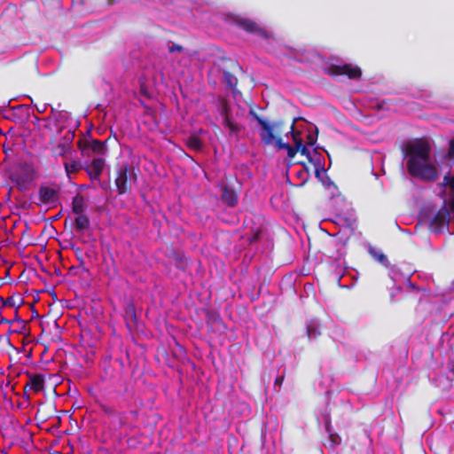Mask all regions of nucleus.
I'll return each instance as SVG.
<instances>
[{
  "label": "nucleus",
  "instance_id": "nucleus-1",
  "mask_svg": "<svg viewBox=\"0 0 454 454\" xmlns=\"http://www.w3.org/2000/svg\"><path fill=\"white\" fill-rule=\"evenodd\" d=\"M403 151L407 158V171L411 176L427 181L437 178V169L431 163V146L427 139L408 141L403 144Z\"/></svg>",
  "mask_w": 454,
  "mask_h": 454
},
{
  "label": "nucleus",
  "instance_id": "nucleus-2",
  "mask_svg": "<svg viewBox=\"0 0 454 454\" xmlns=\"http://www.w3.org/2000/svg\"><path fill=\"white\" fill-rule=\"evenodd\" d=\"M249 114L262 128V130L260 131V137L263 145H270L274 143L275 146L278 150L287 148L288 143H285L281 137L282 134L286 135L287 129L285 121H277L270 122L257 114L254 110H250Z\"/></svg>",
  "mask_w": 454,
  "mask_h": 454
},
{
  "label": "nucleus",
  "instance_id": "nucleus-3",
  "mask_svg": "<svg viewBox=\"0 0 454 454\" xmlns=\"http://www.w3.org/2000/svg\"><path fill=\"white\" fill-rule=\"evenodd\" d=\"M218 72L223 74V82L229 90H235L238 85V75L243 71L239 62L235 59L222 57L217 64Z\"/></svg>",
  "mask_w": 454,
  "mask_h": 454
},
{
  "label": "nucleus",
  "instance_id": "nucleus-4",
  "mask_svg": "<svg viewBox=\"0 0 454 454\" xmlns=\"http://www.w3.org/2000/svg\"><path fill=\"white\" fill-rule=\"evenodd\" d=\"M74 137V131L72 129H67L59 141H57L55 136H51L49 140V145H51V155L53 157H66L71 153Z\"/></svg>",
  "mask_w": 454,
  "mask_h": 454
},
{
  "label": "nucleus",
  "instance_id": "nucleus-5",
  "mask_svg": "<svg viewBox=\"0 0 454 454\" xmlns=\"http://www.w3.org/2000/svg\"><path fill=\"white\" fill-rule=\"evenodd\" d=\"M35 177V168L32 163L20 162L14 168L13 172L10 176V179L15 183L19 190L23 191L27 188L28 183L32 182Z\"/></svg>",
  "mask_w": 454,
  "mask_h": 454
},
{
  "label": "nucleus",
  "instance_id": "nucleus-6",
  "mask_svg": "<svg viewBox=\"0 0 454 454\" xmlns=\"http://www.w3.org/2000/svg\"><path fill=\"white\" fill-rule=\"evenodd\" d=\"M219 111L223 116V126L229 130V136H238L242 130L243 126L235 121L234 114L228 101L220 98L218 99Z\"/></svg>",
  "mask_w": 454,
  "mask_h": 454
},
{
  "label": "nucleus",
  "instance_id": "nucleus-7",
  "mask_svg": "<svg viewBox=\"0 0 454 454\" xmlns=\"http://www.w3.org/2000/svg\"><path fill=\"white\" fill-rule=\"evenodd\" d=\"M225 178L227 184L222 187L221 200L228 207H234L239 202V192L241 189V184L235 176H227Z\"/></svg>",
  "mask_w": 454,
  "mask_h": 454
},
{
  "label": "nucleus",
  "instance_id": "nucleus-8",
  "mask_svg": "<svg viewBox=\"0 0 454 454\" xmlns=\"http://www.w3.org/2000/svg\"><path fill=\"white\" fill-rule=\"evenodd\" d=\"M137 181L135 169L125 164L119 168L115 178V185L120 195L131 191V184Z\"/></svg>",
  "mask_w": 454,
  "mask_h": 454
},
{
  "label": "nucleus",
  "instance_id": "nucleus-9",
  "mask_svg": "<svg viewBox=\"0 0 454 454\" xmlns=\"http://www.w3.org/2000/svg\"><path fill=\"white\" fill-rule=\"evenodd\" d=\"M325 73L331 76L345 75L349 79H358L362 75L360 67L351 64L330 65L326 67Z\"/></svg>",
  "mask_w": 454,
  "mask_h": 454
},
{
  "label": "nucleus",
  "instance_id": "nucleus-10",
  "mask_svg": "<svg viewBox=\"0 0 454 454\" xmlns=\"http://www.w3.org/2000/svg\"><path fill=\"white\" fill-rule=\"evenodd\" d=\"M107 140L100 141L90 137H83L77 142V146L82 153L91 151L94 153L103 155L106 153V144Z\"/></svg>",
  "mask_w": 454,
  "mask_h": 454
},
{
  "label": "nucleus",
  "instance_id": "nucleus-11",
  "mask_svg": "<svg viewBox=\"0 0 454 454\" xmlns=\"http://www.w3.org/2000/svg\"><path fill=\"white\" fill-rule=\"evenodd\" d=\"M450 220V213L446 207V200H444L442 207L437 211L430 222L431 231L434 232L442 231L444 228L448 227Z\"/></svg>",
  "mask_w": 454,
  "mask_h": 454
},
{
  "label": "nucleus",
  "instance_id": "nucleus-12",
  "mask_svg": "<svg viewBox=\"0 0 454 454\" xmlns=\"http://www.w3.org/2000/svg\"><path fill=\"white\" fill-rule=\"evenodd\" d=\"M104 378L105 380H113L114 385L120 388L121 393L128 394L129 392V384L121 372H115L114 369L106 367Z\"/></svg>",
  "mask_w": 454,
  "mask_h": 454
},
{
  "label": "nucleus",
  "instance_id": "nucleus-13",
  "mask_svg": "<svg viewBox=\"0 0 454 454\" xmlns=\"http://www.w3.org/2000/svg\"><path fill=\"white\" fill-rule=\"evenodd\" d=\"M44 387V377L40 373H27V382L24 386V393L29 399L27 392L38 393Z\"/></svg>",
  "mask_w": 454,
  "mask_h": 454
},
{
  "label": "nucleus",
  "instance_id": "nucleus-14",
  "mask_svg": "<svg viewBox=\"0 0 454 454\" xmlns=\"http://www.w3.org/2000/svg\"><path fill=\"white\" fill-rule=\"evenodd\" d=\"M38 196L43 204H53L59 200V190L41 185L38 190Z\"/></svg>",
  "mask_w": 454,
  "mask_h": 454
},
{
  "label": "nucleus",
  "instance_id": "nucleus-15",
  "mask_svg": "<svg viewBox=\"0 0 454 454\" xmlns=\"http://www.w3.org/2000/svg\"><path fill=\"white\" fill-rule=\"evenodd\" d=\"M233 22L238 27H239L240 28H242L243 30H245L247 33H251V34H263L264 33V31L262 28H260L257 26V24L250 19L236 16L233 19Z\"/></svg>",
  "mask_w": 454,
  "mask_h": 454
},
{
  "label": "nucleus",
  "instance_id": "nucleus-16",
  "mask_svg": "<svg viewBox=\"0 0 454 454\" xmlns=\"http://www.w3.org/2000/svg\"><path fill=\"white\" fill-rule=\"evenodd\" d=\"M105 167V160L103 159H94L91 163L87 167L86 171L92 180H98Z\"/></svg>",
  "mask_w": 454,
  "mask_h": 454
},
{
  "label": "nucleus",
  "instance_id": "nucleus-17",
  "mask_svg": "<svg viewBox=\"0 0 454 454\" xmlns=\"http://www.w3.org/2000/svg\"><path fill=\"white\" fill-rule=\"evenodd\" d=\"M443 188L449 186L450 188V200H449V207L450 210L454 213V176L447 174L442 182L440 184Z\"/></svg>",
  "mask_w": 454,
  "mask_h": 454
},
{
  "label": "nucleus",
  "instance_id": "nucleus-18",
  "mask_svg": "<svg viewBox=\"0 0 454 454\" xmlns=\"http://www.w3.org/2000/svg\"><path fill=\"white\" fill-rule=\"evenodd\" d=\"M74 218V227L75 231L78 233H83L85 231L89 230L90 227V221L89 216L83 213L80 215H75Z\"/></svg>",
  "mask_w": 454,
  "mask_h": 454
},
{
  "label": "nucleus",
  "instance_id": "nucleus-19",
  "mask_svg": "<svg viewBox=\"0 0 454 454\" xmlns=\"http://www.w3.org/2000/svg\"><path fill=\"white\" fill-rule=\"evenodd\" d=\"M87 207L85 199L78 192L72 200V212L74 215H80L85 213V209Z\"/></svg>",
  "mask_w": 454,
  "mask_h": 454
},
{
  "label": "nucleus",
  "instance_id": "nucleus-20",
  "mask_svg": "<svg viewBox=\"0 0 454 454\" xmlns=\"http://www.w3.org/2000/svg\"><path fill=\"white\" fill-rule=\"evenodd\" d=\"M286 129H287L286 135H288L289 133L292 134V137H293L294 144V146L295 148H300L302 145H304L302 138L301 137V132L294 130V121L290 125H286Z\"/></svg>",
  "mask_w": 454,
  "mask_h": 454
},
{
  "label": "nucleus",
  "instance_id": "nucleus-21",
  "mask_svg": "<svg viewBox=\"0 0 454 454\" xmlns=\"http://www.w3.org/2000/svg\"><path fill=\"white\" fill-rule=\"evenodd\" d=\"M64 168L67 175L70 177L71 174L77 173L82 168L80 161L72 160L64 162Z\"/></svg>",
  "mask_w": 454,
  "mask_h": 454
},
{
  "label": "nucleus",
  "instance_id": "nucleus-22",
  "mask_svg": "<svg viewBox=\"0 0 454 454\" xmlns=\"http://www.w3.org/2000/svg\"><path fill=\"white\" fill-rule=\"evenodd\" d=\"M186 145L192 150L200 151L202 149L203 143L199 137L192 135L186 138Z\"/></svg>",
  "mask_w": 454,
  "mask_h": 454
},
{
  "label": "nucleus",
  "instance_id": "nucleus-23",
  "mask_svg": "<svg viewBox=\"0 0 454 454\" xmlns=\"http://www.w3.org/2000/svg\"><path fill=\"white\" fill-rule=\"evenodd\" d=\"M368 252L371 254V256L374 260L379 262L380 263H381L383 265L387 264V262H388L387 257L381 251L376 249L375 247H369Z\"/></svg>",
  "mask_w": 454,
  "mask_h": 454
},
{
  "label": "nucleus",
  "instance_id": "nucleus-24",
  "mask_svg": "<svg viewBox=\"0 0 454 454\" xmlns=\"http://www.w3.org/2000/svg\"><path fill=\"white\" fill-rule=\"evenodd\" d=\"M125 317L127 325L129 327V322L135 323L137 320L136 308L132 302L129 303L125 308Z\"/></svg>",
  "mask_w": 454,
  "mask_h": 454
},
{
  "label": "nucleus",
  "instance_id": "nucleus-25",
  "mask_svg": "<svg viewBox=\"0 0 454 454\" xmlns=\"http://www.w3.org/2000/svg\"><path fill=\"white\" fill-rule=\"evenodd\" d=\"M264 239H268L266 229L259 227L254 231L252 237L249 239V241L252 243L260 241Z\"/></svg>",
  "mask_w": 454,
  "mask_h": 454
},
{
  "label": "nucleus",
  "instance_id": "nucleus-26",
  "mask_svg": "<svg viewBox=\"0 0 454 454\" xmlns=\"http://www.w3.org/2000/svg\"><path fill=\"white\" fill-rule=\"evenodd\" d=\"M23 304V299L20 295H12L4 301V306L19 308Z\"/></svg>",
  "mask_w": 454,
  "mask_h": 454
},
{
  "label": "nucleus",
  "instance_id": "nucleus-27",
  "mask_svg": "<svg viewBox=\"0 0 454 454\" xmlns=\"http://www.w3.org/2000/svg\"><path fill=\"white\" fill-rule=\"evenodd\" d=\"M298 153H300L301 155L306 157L309 162H314L316 160L317 151L314 150L313 153H311V152L308 149L307 145L298 148Z\"/></svg>",
  "mask_w": 454,
  "mask_h": 454
},
{
  "label": "nucleus",
  "instance_id": "nucleus-28",
  "mask_svg": "<svg viewBox=\"0 0 454 454\" xmlns=\"http://www.w3.org/2000/svg\"><path fill=\"white\" fill-rule=\"evenodd\" d=\"M323 160L324 159L322 155L317 152L316 160H314V162H311L314 165L315 174L317 177H319L321 171L325 170Z\"/></svg>",
  "mask_w": 454,
  "mask_h": 454
},
{
  "label": "nucleus",
  "instance_id": "nucleus-29",
  "mask_svg": "<svg viewBox=\"0 0 454 454\" xmlns=\"http://www.w3.org/2000/svg\"><path fill=\"white\" fill-rule=\"evenodd\" d=\"M341 442V439L338 434L330 433L328 442L325 443V446H329L333 448L335 445H339Z\"/></svg>",
  "mask_w": 454,
  "mask_h": 454
},
{
  "label": "nucleus",
  "instance_id": "nucleus-30",
  "mask_svg": "<svg viewBox=\"0 0 454 454\" xmlns=\"http://www.w3.org/2000/svg\"><path fill=\"white\" fill-rule=\"evenodd\" d=\"M307 333H308V337L309 339L317 338V336H319L321 334L320 331L317 330V327L314 325H307Z\"/></svg>",
  "mask_w": 454,
  "mask_h": 454
},
{
  "label": "nucleus",
  "instance_id": "nucleus-31",
  "mask_svg": "<svg viewBox=\"0 0 454 454\" xmlns=\"http://www.w3.org/2000/svg\"><path fill=\"white\" fill-rule=\"evenodd\" d=\"M99 407L102 412H104L106 415L114 416L117 414L116 410L107 404L100 403Z\"/></svg>",
  "mask_w": 454,
  "mask_h": 454
},
{
  "label": "nucleus",
  "instance_id": "nucleus-32",
  "mask_svg": "<svg viewBox=\"0 0 454 454\" xmlns=\"http://www.w3.org/2000/svg\"><path fill=\"white\" fill-rule=\"evenodd\" d=\"M27 324V321H20V324H19V327L15 329L14 332L20 334L28 333Z\"/></svg>",
  "mask_w": 454,
  "mask_h": 454
},
{
  "label": "nucleus",
  "instance_id": "nucleus-33",
  "mask_svg": "<svg viewBox=\"0 0 454 454\" xmlns=\"http://www.w3.org/2000/svg\"><path fill=\"white\" fill-rule=\"evenodd\" d=\"M317 139V132H316L315 134L309 133L307 136L306 145H313L316 143Z\"/></svg>",
  "mask_w": 454,
  "mask_h": 454
},
{
  "label": "nucleus",
  "instance_id": "nucleus-34",
  "mask_svg": "<svg viewBox=\"0 0 454 454\" xmlns=\"http://www.w3.org/2000/svg\"><path fill=\"white\" fill-rule=\"evenodd\" d=\"M286 150L287 151V156L290 159H293L298 153V148H295L294 146H292L289 144H288L287 148H286Z\"/></svg>",
  "mask_w": 454,
  "mask_h": 454
},
{
  "label": "nucleus",
  "instance_id": "nucleus-35",
  "mask_svg": "<svg viewBox=\"0 0 454 454\" xmlns=\"http://www.w3.org/2000/svg\"><path fill=\"white\" fill-rule=\"evenodd\" d=\"M448 156L450 159H454V138L449 142Z\"/></svg>",
  "mask_w": 454,
  "mask_h": 454
},
{
  "label": "nucleus",
  "instance_id": "nucleus-36",
  "mask_svg": "<svg viewBox=\"0 0 454 454\" xmlns=\"http://www.w3.org/2000/svg\"><path fill=\"white\" fill-rule=\"evenodd\" d=\"M184 51V47L180 44H173L171 46L168 47V51L169 52H174V51Z\"/></svg>",
  "mask_w": 454,
  "mask_h": 454
},
{
  "label": "nucleus",
  "instance_id": "nucleus-37",
  "mask_svg": "<svg viewBox=\"0 0 454 454\" xmlns=\"http://www.w3.org/2000/svg\"><path fill=\"white\" fill-rule=\"evenodd\" d=\"M325 430L328 434L333 433L331 422L328 419L325 420Z\"/></svg>",
  "mask_w": 454,
  "mask_h": 454
},
{
  "label": "nucleus",
  "instance_id": "nucleus-38",
  "mask_svg": "<svg viewBox=\"0 0 454 454\" xmlns=\"http://www.w3.org/2000/svg\"><path fill=\"white\" fill-rule=\"evenodd\" d=\"M20 321H23V320L20 317L18 310H16L15 311V317H14V319H12V323L13 322H18L19 324H20Z\"/></svg>",
  "mask_w": 454,
  "mask_h": 454
},
{
  "label": "nucleus",
  "instance_id": "nucleus-39",
  "mask_svg": "<svg viewBox=\"0 0 454 454\" xmlns=\"http://www.w3.org/2000/svg\"><path fill=\"white\" fill-rule=\"evenodd\" d=\"M3 323H4V324H8V325H12V320L6 319V318H4V317H2V318H1V321H0V324H3Z\"/></svg>",
  "mask_w": 454,
  "mask_h": 454
},
{
  "label": "nucleus",
  "instance_id": "nucleus-40",
  "mask_svg": "<svg viewBox=\"0 0 454 454\" xmlns=\"http://www.w3.org/2000/svg\"><path fill=\"white\" fill-rule=\"evenodd\" d=\"M283 382V378L282 377H277L276 380H275V385H278L280 386Z\"/></svg>",
  "mask_w": 454,
  "mask_h": 454
},
{
  "label": "nucleus",
  "instance_id": "nucleus-41",
  "mask_svg": "<svg viewBox=\"0 0 454 454\" xmlns=\"http://www.w3.org/2000/svg\"><path fill=\"white\" fill-rule=\"evenodd\" d=\"M5 341H6L7 346H9L10 348H13L8 335L5 336Z\"/></svg>",
  "mask_w": 454,
  "mask_h": 454
},
{
  "label": "nucleus",
  "instance_id": "nucleus-42",
  "mask_svg": "<svg viewBox=\"0 0 454 454\" xmlns=\"http://www.w3.org/2000/svg\"><path fill=\"white\" fill-rule=\"evenodd\" d=\"M32 308H33V317H39V314L38 312L35 309L34 306L32 305Z\"/></svg>",
  "mask_w": 454,
  "mask_h": 454
},
{
  "label": "nucleus",
  "instance_id": "nucleus-43",
  "mask_svg": "<svg viewBox=\"0 0 454 454\" xmlns=\"http://www.w3.org/2000/svg\"><path fill=\"white\" fill-rule=\"evenodd\" d=\"M15 333V332H14V330H11V329H9V330H8V334H7V335L9 336V334H11V333Z\"/></svg>",
  "mask_w": 454,
  "mask_h": 454
},
{
  "label": "nucleus",
  "instance_id": "nucleus-44",
  "mask_svg": "<svg viewBox=\"0 0 454 454\" xmlns=\"http://www.w3.org/2000/svg\"><path fill=\"white\" fill-rule=\"evenodd\" d=\"M100 186L103 188V189H106V185L105 184H100Z\"/></svg>",
  "mask_w": 454,
  "mask_h": 454
},
{
  "label": "nucleus",
  "instance_id": "nucleus-45",
  "mask_svg": "<svg viewBox=\"0 0 454 454\" xmlns=\"http://www.w3.org/2000/svg\"><path fill=\"white\" fill-rule=\"evenodd\" d=\"M64 130H65V129H64V128H60V129H59V133H62Z\"/></svg>",
  "mask_w": 454,
  "mask_h": 454
},
{
  "label": "nucleus",
  "instance_id": "nucleus-46",
  "mask_svg": "<svg viewBox=\"0 0 454 454\" xmlns=\"http://www.w3.org/2000/svg\"><path fill=\"white\" fill-rule=\"evenodd\" d=\"M79 261L81 262V265H82L84 263L83 260L82 258H79Z\"/></svg>",
  "mask_w": 454,
  "mask_h": 454
},
{
  "label": "nucleus",
  "instance_id": "nucleus-47",
  "mask_svg": "<svg viewBox=\"0 0 454 454\" xmlns=\"http://www.w3.org/2000/svg\"><path fill=\"white\" fill-rule=\"evenodd\" d=\"M0 301L4 303V301H5V300L0 296Z\"/></svg>",
  "mask_w": 454,
  "mask_h": 454
},
{
  "label": "nucleus",
  "instance_id": "nucleus-48",
  "mask_svg": "<svg viewBox=\"0 0 454 454\" xmlns=\"http://www.w3.org/2000/svg\"><path fill=\"white\" fill-rule=\"evenodd\" d=\"M67 221H68V219L67 218V219L65 220V225H67Z\"/></svg>",
  "mask_w": 454,
  "mask_h": 454
},
{
  "label": "nucleus",
  "instance_id": "nucleus-49",
  "mask_svg": "<svg viewBox=\"0 0 454 454\" xmlns=\"http://www.w3.org/2000/svg\"><path fill=\"white\" fill-rule=\"evenodd\" d=\"M2 338H3V336H0V339H2Z\"/></svg>",
  "mask_w": 454,
  "mask_h": 454
}]
</instances>
